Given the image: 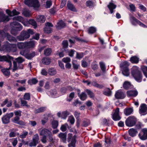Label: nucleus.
Wrapping results in <instances>:
<instances>
[{
    "mask_svg": "<svg viewBox=\"0 0 147 147\" xmlns=\"http://www.w3.org/2000/svg\"><path fill=\"white\" fill-rule=\"evenodd\" d=\"M127 95L130 96H136L138 94V92L136 90H130L127 92Z\"/></svg>",
    "mask_w": 147,
    "mask_h": 147,
    "instance_id": "27",
    "label": "nucleus"
},
{
    "mask_svg": "<svg viewBox=\"0 0 147 147\" xmlns=\"http://www.w3.org/2000/svg\"><path fill=\"white\" fill-rule=\"evenodd\" d=\"M23 14L26 17H29L30 15L29 11L27 10H24L23 12Z\"/></svg>",
    "mask_w": 147,
    "mask_h": 147,
    "instance_id": "62",
    "label": "nucleus"
},
{
    "mask_svg": "<svg viewBox=\"0 0 147 147\" xmlns=\"http://www.w3.org/2000/svg\"><path fill=\"white\" fill-rule=\"evenodd\" d=\"M46 109V107H41L35 110V113H40L44 111Z\"/></svg>",
    "mask_w": 147,
    "mask_h": 147,
    "instance_id": "50",
    "label": "nucleus"
},
{
    "mask_svg": "<svg viewBox=\"0 0 147 147\" xmlns=\"http://www.w3.org/2000/svg\"><path fill=\"white\" fill-rule=\"evenodd\" d=\"M129 63L127 61L122 62L120 64V67L122 69L123 74L125 76H128L129 75V72L128 66Z\"/></svg>",
    "mask_w": 147,
    "mask_h": 147,
    "instance_id": "7",
    "label": "nucleus"
},
{
    "mask_svg": "<svg viewBox=\"0 0 147 147\" xmlns=\"http://www.w3.org/2000/svg\"><path fill=\"white\" fill-rule=\"evenodd\" d=\"M38 81L37 80L34 78H32L28 80V83L29 84L32 85L33 84H35L37 83Z\"/></svg>",
    "mask_w": 147,
    "mask_h": 147,
    "instance_id": "44",
    "label": "nucleus"
},
{
    "mask_svg": "<svg viewBox=\"0 0 147 147\" xmlns=\"http://www.w3.org/2000/svg\"><path fill=\"white\" fill-rule=\"evenodd\" d=\"M131 74L135 79L138 82H140L142 81V75L138 67L134 66L132 68Z\"/></svg>",
    "mask_w": 147,
    "mask_h": 147,
    "instance_id": "3",
    "label": "nucleus"
},
{
    "mask_svg": "<svg viewBox=\"0 0 147 147\" xmlns=\"http://www.w3.org/2000/svg\"><path fill=\"white\" fill-rule=\"evenodd\" d=\"M45 27L44 28L45 32L47 33H50L52 30L51 27H52L53 25L49 22H47L45 24Z\"/></svg>",
    "mask_w": 147,
    "mask_h": 147,
    "instance_id": "19",
    "label": "nucleus"
},
{
    "mask_svg": "<svg viewBox=\"0 0 147 147\" xmlns=\"http://www.w3.org/2000/svg\"><path fill=\"white\" fill-rule=\"evenodd\" d=\"M16 60L18 63H21L24 61V59L21 57L16 58Z\"/></svg>",
    "mask_w": 147,
    "mask_h": 147,
    "instance_id": "60",
    "label": "nucleus"
},
{
    "mask_svg": "<svg viewBox=\"0 0 147 147\" xmlns=\"http://www.w3.org/2000/svg\"><path fill=\"white\" fill-rule=\"evenodd\" d=\"M129 135L131 137L135 136L138 133V131L136 129L133 128L129 129L128 131Z\"/></svg>",
    "mask_w": 147,
    "mask_h": 147,
    "instance_id": "29",
    "label": "nucleus"
},
{
    "mask_svg": "<svg viewBox=\"0 0 147 147\" xmlns=\"http://www.w3.org/2000/svg\"><path fill=\"white\" fill-rule=\"evenodd\" d=\"M50 92V96L53 98H55L58 96L57 91L55 89L51 90Z\"/></svg>",
    "mask_w": 147,
    "mask_h": 147,
    "instance_id": "33",
    "label": "nucleus"
},
{
    "mask_svg": "<svg viewBox=\"0 0 147 147\" xmlns=\"http://www.w3.org/2000/svg\"><path fill=\"white\" fill-rule=\"evenodd\" d=\"M131 61L134 63H137L139 61L138 58L136 57H132L130 59Z\"/></svg>",
    "mask_w": 147,
    "mask_h": 147,
    "instance_id": "45",
    "label": "nucleus"
},
{
    "mask_svg": "<svg viewBox=\"0 0 147 147\" xmlns=\"http://www.w3.org/2000/svg\"><path fill=\"white\" fill-rule=\"evenodd\" d=\"M130 20L133 25H136V24H138L140 26L142 27H144L146 26L145 25L141 22L139 20H137L135 17L132 16H130Z\"/></svg>",
    "mask_w": 147,
    "mask_h": 147,
    "instance_id": "16",
    "label": "nucleus"
},
{
    "mask_svg": "<svg viewBox=\"0 0 147 147\" xmlns=\"http://www.w3.org/2000/svg\"><path fill=\"white\" fill-rule=\"evenodd\" d=\"M10 20L9 16H5L2 13H1L0 15V22H6Z\"/></svg>",
    "mask_w": 147,
    "mask_h": 147,
    "instance_id": "20",
    "label": "nucleus"
},
{
    "mask_svg": "<svg viewBox=\"0 0 147 147\" xmlns=\"http://www.w3.org/2000/svg\"><path fill=\"white\" fill-rule=\"evenodd\" d=\"M75 93L74 92H71L69 95V98H67V100L71 101L74 97Z\"/></svg>",
    "mask_w": 147,
    "mask_h": 147,
    "instance_id": "57",
    "label": "nucleus"
},
{
    "mask_svg": "<svg viewBox=\"0 0 147 147\" xmlns=\"http://www.w3.org/2000/svg\"><path fill=\"white\" fill-rule=\"evenodd\" d=\"M84 56V55L83 53H79L77 52L76 53V58L77 59H80L82 58Z\"/></svg>",
    "mask_w": 147,
    "mask_h": 147,
    "instance_id": "47",
    "label": "nucleus"
},
{
    "mask_svg": "<svg viewBox=\"0 0 147 147\" xmlns=\"http://www.w3.org/2000/svg\"><path fill=\"white\" fill-rule=\"evenodd\" d=\"M137 121V119L135 117L131 116L127 118L125 121V123L127 126L131 127L135 125Z\"/></svg>",
    "mask_w": 147,
    "mask_h": 147,
    "instance_id": "8",
    "label": "nucleus"
},
{
    "mask_svg": "<svg viewBox=\"0 0 147 147\" xmlns=\"http://www.w3.org/2000/svg\"><path fill=\"white\" fill-rule=\"evenodd\" d=\"M68 121H69L71 124H74L75 122V119L73 115L69 116L68 118Z\"/></svg>",
    "mask_w": 147,
    "mask_h": 147,
    "instance_id": "56",
    "label": "nucleus"
},
{
    "mask_svg": "<svg viewBox=\"0 0 147 147\" xmlns=\"http://www.w3.org/2000/svg\"><path fill=\"white\" fill-rule=\"evenodd\" d=\"M16 46L19 49L26 48L25 42L24 43L22 42L18 43Z\"/></svg>",
    "mask_w": 147,
    "mask_h": 147,
    "instance_id": "38",
    "label": "nucleus"
},
{
    "mask_svg": "<svg viewBox=\"0 0 147 147\" xmlns=\"http://www.w3.org/2000/svg\"><path fill=\"white\" fill-rule=\"evenodd\" d=\"M123 87L125 89H127L130 88H132L133 86L131 85L129 82L125 81L123 84Z\"/></svg>",
    "mask_w": 147,
    "mask_h": 147,
    "instance_id": "34",
    "label": "nucleus"
},
{
    "mask_svg": "<svg viewBox=\"0 0 147 147\" xmlns=\"http://www.w3.org/2000/svg\"><path fill=\"white\" fill-rule=\"evenodd\" d=\"M13 115V113H11L7 114L4 115L2 118V120L3 123L6 124L8 123L9 122L10 119L12 117Z\"/></svg>",
    "mask_w": 147,
    "mask_h": 147,
    "instance_id": "13",
    "label": "nucleus"
},
{
    "mask_svg": "<svg viewBox=\"0 0 147 147\" xmlns=\"http://www.w3.org/2000/svg\"><path fill=\"white\" fill-rule=\"evenodd\" d=\"M13 57L8 55L5 56L0 55V61H5L8 62L9 66V69H10L12 66L11 61H13Z\"/></svg>",
    "mask_w": 147,
    "mask_h": 147,
    "instance_id": "9",
    "label": "nucleus"
},
{
    "mask_svg": "<svg viewBox=\"0 0 147 147\" xmlns=\"http://www.w3.org/2000/svg\"><path fill=\"white\" fill-rule=\"evenodd\" d=\"M24 3L29 7H38L39 6L38 0H25Z\"/></svg>",
    "mask_w": 147,
    "mask_h": 147,
    "instance_id": "12",
    "label": "nucleus"
},
{
    "mask_svg": "<svg viewBox=\"0 0 147 147\" xmlns=\"http://www.w3.org/2000/svg\"><path fill=\"white\" fill-rule=\"evenodd\" d=\"M59 137L63 140V142H66L67 134L65 133H60L59 135Z\"/></svg>",
    "mask_w": 147,
    "mask_h": 147,
    "instance_id": "32",
    "label": "nucleus"
},
{
    "mask_svg": "<svg viewBox=\"0 0 147 147\" xmlns=\"http://www.w3.org/2000/svg\"><path fill=\"white\" fill-rule=\"evenodd\" d=\"M68 125L67 123H65L61 125L60 128V129L62 131H65L66 130L67 128L68 127Z\"/></svg>",
    "mask_w": 147,
    "mask_h": 147,
    "instance_id": "52",
    "label": "nucleus"
},
{
    "mask_svg": "<svg viewBox=\"0 0 147 147\" xmlns=\"http://www.w3.org/2000/svg\"><path fill=\"white\" fill-rule=\"evenodd\" d=\"M42 62L44 64L48 65L50 63L51 60L48 58H44L42 59Z\"/></svg>",
    "mask_w": 147,
    "mask_h": 147,
    "instance_id": "37",
    "label": "nucleus"
},
{
    "mask_svg": "<svg viewBox=\"0 0 147 147\" xmlns=\"http://www.w3.org/2000/svg\"><path fill=\"white\" fill-rule=\"evenodd\" d=\"M77 131L75 130L73 133H69L68 134L67 140L68 142L70 141L71 142L68 145L69 147H75L76 142V138L77 137Z\"/></svg>",
    "mask_w": 147,
    "mask_h": 147,
    "instance_id": "5",
    "label": "nucleus"
},
{
    "mask_svg": "<svg viewBox=\"0 0 147 147\" xmlns=\"http://www.w3.org/2000/svg\"><path fill=\"white\" fill-rule=\"evenodd\" d=\"M90 124V122L89 120L88 119H84L82 122V125L84 127H86L88 126Z\"/></svg>",
    "mask_w": 147,
    "mask_h": 147,
    "instance_id": "40",
    "label": "nucleus"
},
{
    "mask_svg": "<svg viewBox=\"0 0 147 147\" xmlns=\"http://www.w3.org/2000/svg\"><path fill=\"white\" fill-rule=\"evenodd\" d=\"M11 26L13 27L14 26L15 27V29L12 28L11 31V34L16 35L18 34L17 31H20L22 29V26L19 23L16 22H13L10 24Z\"/></svg>",
    "mask_w": 147,
    "mask_h": 147,
    "instance_id": "6",
    "label": "nucleus"
},
{
    "mask_svg": "<svg viewBox=\"0 0 147 147\" xmlns=\"http://www.w3.org/2000/svg\"><path fill=\"white\" fill-rule=\"evenodd\" d=\"M39 133L40 135L43 136L41 139V141L43 143H46L47 140H48L50 142L53 141V138L52 133L49 129L43 128Z\"/></svg>",
    "mask_w": 147,
    "mask_h": 147,
    "instance_id": "1",
    "label": "nucleus"
},
{
    "mask_svg": "<svg viewBox=\"0 0 147 147\" xmlns=\"http://www.w3.org/2000/svg\"><path fill=\"white\" fill-rule=\"evenodd\" d=\"M51 52V49L50 48H47L45 50L44 54L46 55H50Z\"/></svg>",
    "mask_w": 147,
    "mask_h": 147,
    "instance_id": "58",
    "label": "nucleus"
},
{
    "mask_svg": "<svg viewBox=\"0 0 147 147\" xmlns=\"http://www.w3.org/2000/svg\"><path fill=\"white\" fill-rule=\"evenodd\" d=\"M112 2L113 1H111V2L109 3V4L108 5V7L111 13L113 12V9H115L116 7V5H114Z\"/></svg>",
    "mask_w": 147,
    "mask_h": 147,
    "instance_id": "28",
    "label": "nucleus"
},
{
    "mask_svg": "<svg viewBox=\"0 0 147 147\" xmlns=\"http://www.w3.org/2000/svg\"><path fill=\"white\" fill-rule=\"evenodd\" d=\"M17 50V46L15 44H11L7 41H5L0 48L1 51L5 52H15Z\"/></svg>",
    "mask_w": 147,
    "mask_h": 147,
    "instance_id": "2",
    "label": "nucleus"
},
{
    "mask_svg": "<svg viewBox=\"0 0 147 147\" xmlns=\"http://www.w3.org/2000/svg\"><path fill=\"white\" fill-rule=\"evenodd\" d=\"M42 1L44 3L46 1V5L45 7L46 8H49L51 6V5L52 3L50 0H42Z\"/></svg>",
    "mask_w": 147,
    "mask_h": 147,
    "instance_id": "39",
    "label": "nucleus"
},
{
    "mask_svg": "<svg viewBox=\"0 0 147 147\" xmlns=\"http://www.w3.org/2000/svg\"><path fill=\"white\" fill-rule=\"evenodd\" d=\"M69 115V113L67 111H64L62 113L61 118L65 119L68 115Z\"/></svg>",
    "mask_w": 147,
    "mask_h": 147,
    "instance_id": "42",
    "label": "nucleus"
},
{
    "mask_svg": "<svg viewBox=\"0 0 147 147\" xmlns=\"http://www.w3.org/2000/svg\"><path fill=\"white\" fill-rule=\"evenodd\" d=\"M65 26V24L62 20H61L57 23L56 26L57 29H60L63 28Z\"/></svg>",
    "mask_w": 147,
    "mask_h": 147,
    "instance_id": "23",
    "label": "nucleus"
},
{
    "mask_svg": "<svg viewBox=\"0 0 147 147\" xmlns=\"http://www.w3.org/2000/svg\"><path fill=\"white\" fill-rule=\"evenodd\" d=\"M26 48H30L34 47L35 45V41L34 40H32L28 42H26Z\"/></svg>",
    "mask_w": 147,
    "mask_h": 147,
    "instance_id": "22",
    "label": "nucleus"
},
{
    "mask_svg": "<svg viewBox=\"0 0 147 147\" xmlns=\"http://www.w3.org/2000/svg\"><path fill=\"white\" fill-rule=\"evenodd\" d=\"M91 84L92 85L97 88H102L103 87L102 85L99 84L96 82H91Z\"/></svg>",
    "mask_w": 147,
    "mask_h": 147,
    "instance_id": "49",
    "label": "nucleus"
},
{
    "mask_svg": "<svg viewBox=\"0 0 147 147\" xmlns=\"http://www.w3.org/2000/svg\"><path fill=\"white\" fill-rule=\"evenodd\" d=\"M115 97L117 98L122 99L125 97V96L124 93L121 90H119L116 92Z\"/></svg>",
    "mask_w": 147,
    "mask_h": 147,
    "instance_id": "21",
    "label": "nucleus"
},
{
    "mask_svg": "<svg viewBox=\"0 0 147 147\" xmlns=\"http://www.w3.org/2000/svg\"><path fill=\"white\" fill-rule=\"evenodd\" d=\"M34 34L33 31L31 29H28L27 31H22L20 35L17 37V38L20 41H23L29 38L30 34Z\"/></svg>",
    "mask_w": 147,
    "mask_h": 147,
    "instance_id": "4",
    "label": "nucleus"
},
{
    "mask_svg": "<svg viewBox=\"0 0 147 147\" xmlns=\"http://www.w3.org/2000/svg\"><path fill=\"white\" fill-rule=\"evenodd\" d=\"M67 6L68 9L71 11H76L77 10L74 5L70 2H67Z\"/></svg>",
    "mask_w": 147,
    "mask_h": 147,
    "instance_id": "24",
    "label": "nucleus"
},
{
    "mask_svg": "<svg viewBox=\"0 0 147 147\" xmlns=\"http://www.w3.org/2000/svg\"><path fill=\"white\" fill-rule=\"evenodd\" d=\"M28 53V51L26 50H22L20 52V54L21 55L24 56L26 58L27 56Z\"/></svg>",
    "mask_w": 147,
    "mask_h": 147,
    "instance_id": "63",
    "label": "nucleus"
},
{
    "mask_svg": "<svg viewBox=\"0 0 147 147\" xmlns=\"http://www.w3.org/2000/svg\"><path fill=\"white\" fill-rule=\"evenodd\" d=\"M6 12L7 13L9 16H12L15 15L19 14L20 13L17 11L16 10H13L11 12L9 10L7 9Z\"/></svg>",
    "mask_w": 147,
    "mask_h": 147,
    "instance_id": "25",
    "label": "nucleus"
},
{
    "mask_svg": "<svg viewBox=\"0 0 147 147\" xmlns=\"http://www.w3.org/2000/svg\"><path fill=\"white\" fill-rule=\"evenodd\" d=\"M30 94L29 93H25L24 96V99L25 100H29L30 99Z\"/></svg>",
    "mask_w": 147,
    "mask_h": 147,
    "instance_id": "59",
    "label": "nucleus"
},
{
    "mask_svg": "<svg viewBox=\"0 0 147 147\" xmlns=\"http://www.w3.org/2000/svg\"><path fill=\"white\" fill-rule=\"evenodd\" d=\"M88 32L89 34H92L94 33L96 31V29L95 28L91 27L89 28L88 29Z\"/></svg>",
    "mask_w": 147,
    "mask_h": 147,
    "instance_id": "48",
    "label": "nucleus"
},
{
    "mask_svg": "<svg viewBox=\"0 0 147 147\" xmlns=\"http://www.w3.org/2000/svg\"><path fill=\"white\" fill-rule=\"evenodd\" d=\"M56 71L54 68H50L48 70V74L51 76L55 75L56 74Z\"/></svg>",
    "mask_w": 147,
    "mask_h": 147,
    "instance_id": "30",
    "label": "nucleus"
},
{
    "mask_svg": "<svg viewBox=\"0 0 147 147\" xmlns=\"http://www.w3.org/2000/svg\"><path fill=\"white\" fill-rule=\"evenodd\" d=\"M78 95L80 99L82 100H85L87 98V96L85 93L83 92L81 94H78Z\"/></svg>",
    "mask_w": 147,
    "mask_h": 147,
    "instance_id": "31",
    "label": "nucleus"
},
{
    "mask_svg": "<svg viewBox=\"0 0 147 147\" xmlns=\"http://www.w3.org/2000/svg\"><path fill=\"white\" fill-rule=\"evenodd\" d=\"M140 113L142 115H145L147 113V106L145 104L141 105L140 108Z\"/></svg>",
    "mask_w": 147,
    "mask_h": 147,
    "instance_id": "17",
    "label": "nucleus"
},
{
    "mask_svg": "<svg viewBox=\"0 0 147 147\" xmlns=\"http://www.w3.org/2000/svg\"><path fill=\"white\" fill-rule=\"evenodd\" d=\"M39 142V136L38 134L34 135L32 138V142L29 144L30 146H35Z\"/></svg>",
    "mask_w": 147,
    "mask_h": 147,
    "instance_id": "14",
    "label": "nucleus"
},
{
    "mask_svg": "<svg viewBox=\"0 0 147 147\" xmlns=\"http://www.w3.org/2000/svg\"><path fill=\"white\" fill-rule=\"evenodd\" d=\"M86 5L87 6L89 7H91L93 5V4L92 2L90 1H88L86 2Z\"/></svg>",
    "mask_w": 147,
    "mask_h": 147,
    "instance_id": "61",
    "label": "nucleus"
},
{
    "mask_svg": "<svg viewBox=\"0 0 147 147\" xmlns=\"http://www.w3.org/2000/svg\"><path fill=\"white\" fill-rule=\"evenodd\" d=\"M28 134V132L26 131H24L20 136V137L22 138H26V136Z\"/></svg>",
    "mask_w": 147,
    "mask_h": 147,
    "instance_id": "55",
    "label": "nucleus"
},
{
    "mask_svg": "<svg viewBox=\"0 0 147 147\" xmlns=\"http://www.w3.org/2000/svg\"><path fill=\"white\" fill-rule=\"evenodd\" d=\"M35 55V53L34 52H33L30 54H28V53L26 58L28 59H30L34 57Z\"/></svg>",
    "mask_w": 147,
    "mask_h": 147,
    "instance_id": "51",
    "label": "nucleus"
},
{
    "mask_svg": "<svg viewBox=\"0 0 147 147\" xmlns=\"http://www.w3.org/2000/svg\"><path fill=\"white\" fill-rule=\"evenodd\" d=\"M119 108H117L113 115V119L115 121L119 120L121 119V117L119 115Z\"/></svg>",
    "mask_w": 147,
    "mask_h": 147,
    "instance_id": "18",
    "label": "nucleus"
},
{
    "mask_svg": "<svg viewBox=\"0 0 147 147\" xmlns=\"http://www.w3.org/2000/svg\"><path fill=\"white\" fill-rule=\"evenodd\" d=\"M38 21L40 23L44 22L46 20V18L44 16H39L37 18Z\"/></svg>",
    "mask_w": 147,
    "mask_h": 147,
    "instance_id": "35",
    "label": "nucleus"
},
{
    "mask_svg": "<svg viewBox=\"0 0 147 147\" xmlns=\"http://www.w3.org/2000/svg\"><path fill=\"white\" fill-rule=\"evenodd\" d=\"M140 139L142 140H145L147 139V128H144L141 130L138 134Z\"/></svg>",
    "mask_w": 147,
    "mask_h": 147,
    "instance_id": "15",
    "label": "nucleus"
},
{
    "mask_svg": "<svg viewBox=\"0 0 147 147\" xmlns=\"http://www.w3.org/2000/svg\"><path fill=\"white\" fill-rule=\"evenodd\" d=\"M28 26L29 24H30L34 26V28H35L36 27V24L35 21L33 19H30L28 21Z\"/></svg>",
    "mask_w": 147,
    "mask_h": 147,
    "instance_id": "46",
    "label": "nucleus"
},
{
    "mask_svg": "<svg viewBox=\"0 0 147 147\" xmlns=\"http://www.w3.org/2000/svg\"><path fill=\"white\" fill-rule=\"evenodd\" d=\"M67 90H69L70 91L72 90V89L71 87L69 86L67 88L65 87H63L61 90V92L62 94H64L65 93Z\"/></svg>",
    "mask_w": 147,
    "mask_h": 147,
    "instance_id": "36",
    "label": "nucleus"
},
{
    "mask_svg": "<svg viewBox=\"0 0 147 147\" xmlns=\"http://www.w3.org/2000/svg\"><path fill=\"white\" fill-rule=\"evenodd\" d=\"M142 70L145 76L147 78V67H144L142 68Z\"/></svg>",
    "mask_w": 147,
    "mask_h": 147,
    "instance_id": "64",
    "label": "nucleus"
},
{
    "mask_svg": "<svg viewBox=\"0 0 147 147\" xmlns=\"http://www.w3.org/2000/svg\"><path fill=\"white\" fill-rule=\"evenodd\" d=\"M99 64L101 70L103 73H105L106 71V67L104 63L102 62H100Z\"/></svg>",
    "mask_w": 147,
    "mask_h": 147,
    "instance_id": "43",
    "label": "nucleus"
},
{
    "mask_svg": "<svg viewBox=\"0 0 147 147\" xmlns=\"http://www.w3.org/2000/svg\"><path fill=\"white\" fill-rule=\"evenodd\" d=\"M1 71L3 74L5 76H9L10 74V72L7 69H1Z\"/></svg>",
    "mask_w": 147,
    "mask_h": 147,
    "instance_id": "41",
    "label": "nucleus"
},
{
    "mask_svg": "<svg viewBox=\"0 0 147 147\" xmlns=\"http://www.w3.org/2000/svg\"><path fill=\"white\" fill-rule=\"evenodd\" d=\"M133 112V108L132 107L125 109L124 110V113L126 115L128 116L132 114Z\"/></svg>",
    "mask_w": 147,
    "mask_h": 147,
    "instance_id": "26",
    "label": "nucleus"
},
{
    "mask_svg": "<svg viewBox=\"0 0 147 147\" xmlns=\"http://www.w3.org/2000/svg\"><path fill=\"white\" fill-rule=\"evenodd\" d=\"M51 124L52 127L53 129H55L57 127L58 125V123L57 121L53 120L52 121Z\"/></svg>",
    "mask_w": 147,
    "mask_h": 147,
    "instance_id": "53",
    "label": "nucleus"
},
{
    "mask_svg": "<svg viewBox=\"0 0 147 147\" xmlns=\"http://www.w3.org/2000/svg\"><path fill=\"white\" fill-rule=\"evenodd\" d=\"M13 20V22H16L17 21L21 22L25 26H28L27 19H24L21 16H18L14 17Z\"/></svg>",
    "mask_w": 147,
    "mask_h": 147,
    "instance_id": "11",
    "label": "nucleus"
},
{
    "mask_svg": "<svg viewBox=\"0 0 147 147\" xmlns=\"http://www.w3.org/2000/svg\"><path fill=\"white\" fill-rule=\"evenodd\" d=\"M5 37H6L7 39L10 41H16V39L14 37H12L7 33H5L2 30H0V38L4 39Z\"/></svg>",
    "mask_w": 147,
    "mask_h": 147,
    "instance_id": "10",
    "label": "nucleus"
},
{
    "mask_svg": "<svg viewBox=\"0 0 147 147\" xmlns=\"http://www.w3.org/2000/svg\"><path fill=\"white\" fill-rule=\"evenodd\" d=\"M21 106H25L27 107H29V106L27 104V102L24 100H21Z\"/></svg>",
    "mask_w": 147,
    "mask_h": 147,
    "instance_id": "54",
    "label": "nucleus"
}]
</instances>
